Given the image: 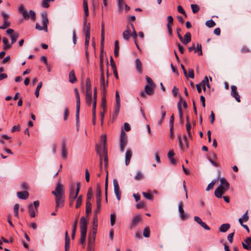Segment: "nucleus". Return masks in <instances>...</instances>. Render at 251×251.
Masks as SVG:
<instances>
[{
  "label": "nucleus",
  "mask_w": 251,
  "mask_h": 251,
  "mask_svg": "<svg viewBox=\"0 0 251 251\" xmlns=\"http://www.w3.org/2000/svg\"><path fill=\"white\" fill-rule=\"evenodd\" d=\"M51 193L55 197L56 210L58 208L62 207L64 204L65 189L60 180L57 182L54 191Z\"/></svg>",
  "instance_id": "obj_1"
},
{
  "label": "nucleus",
  "mask_w": 251,
  "mask_h": 251,
  "mask_svg": "<svg viewBox=\"0 0 251 251\" xmlns=\"http://www.w3.org/2000/svg\"><path fill=\"white\" fill-rule=\"evenodd\" d=\"M220 185L215 190V195L216 197L220 198L222 195L229 189V184L224 178L220 179Z\"/></svg>",
  "instance_id": "obj_2"
},
{
  "label": "nucleus",
  "mask_w": 251,
  "mask_h": 251,
  "mask_svg": "<svg viewBox=\"0 0 251 251\" xmlns=\"http://www.w3.org/2000/svg\"><path fill=\"white\" fill-rule=\"evenodd\" d=\"M100 142H101L100 147H99L98 145H97V146L96 147V150L97 152L99 153L100 155V170H101L102 169V161H101L102 156H101V153L100 151H101V149L102 148V146H103V150H104V149H106L105 145H106V136L105 134H102L101 135Z\"/></svg>",
  "instance_id": "obj_3"
},
{
  "label": "nucleus",
  "mask_w": 251,
  "mask_h": 251,
  "mask_svg": "<svg viewBox=\"0 0 251 251\" xmlns=\"http://www.w3.org/2000/svg\"><path fill=\"white\" fill-rule=\"evenodd\" d=\"M74 92L75 95L76 100V125L79 124V110L80 107V96L78 93V91L76 88L74 89Z\"/></svg>",
  "instance_id": "obj_4"
},
{
  "label": "nucleus",
  "mask_w": 251,
  "mask_h": 251,
  "mask_svg": "<svg viewBox=\"0 0 251 251\" xmlns=\"http://www.w3.org/2000/svg\"><path fill=\"white\" fill-rule=\"evenodd\" d=\"M42 17L43 25L41 26L39 24L36 23V28L39 30H44L45 31H47L48 30L47 25L49 22L48 19L47 18V15L44 13L42 14Z\"/></svg>",
  "instance_id": "obj_5"
},
{
  "label": "nucleus",
  "mask_w": 251,
  "mask_h": 251,
  "mask_svg": "<svg viewBox=\"0 0 251 251\" xmlns=\"http://www.w3.org/2000/svg\"><path fill=\"white\" fill-rule=\"evenodd\" d=\"M80 190V184L77 183L75 191L73 186H72L69 193V200L74 201L77 198Z\"/></svg>",
  "instance_id": "obj_6"
},
{
  "label": "nucleus",
  "mask_w": 251,
  "mask_h": 251,
  "mask_svg": "<svg viewBox=\"0 0 251 251\" xmlns=\"http://www.w3.org/2000/svg\"><path fill=\"white\" fill-rule=\"evenodd\" d=\"M127 142V139L126 134L124 130L122 129L120 136V151L121 152H123L124 151L125 148L126 146Z\"/></svg>",
  "instance_id": "obj_7"
},
{
  "label": "nucleus",
  "mask_w": 251,
  "mask_h": 251,
  "mask_svg": "<svg viewBox=\"0 0 251 251\" xmlns=\"http://www.w3.org/2000/svg\"><path fill=\"white\" fill-rule=\"evenodd\" d=\"M67 139L66 138H63L61 139V156L64 159H66L68 157V150L67 148Z\"/></svg>",
  "instance_id": "obj_8"
},
{
  "label": "nucleus",
  "mask_w": 251,
  "mask_h": 251,
  "mask_svg": "<svg viewBox=\"0 0 251 251\" xmlns=\"http://www.w3.org/2000/svg\"><path fill=\"white\" fill-rule=\"evenodd\" d=\"M101 75L100 78V87L102 89L103 93L106 92V89L108 86V80L106 82L104 80V73L102 66L100 67Z\"/></svg>",
  "instance_id": "obj_9"
},
{
  "label": "nucleus",
  "mask_w": 251,
  "mask_h": 251,
  "mask_svg": "<svg viewBox=\"0 0 251 251\" xmlns=\"http://www.w3.org/2000/svg\"><path fill=\"white\" fill-rule=\"evenodd\" d=\"M142 218L140 215H136L133 217L130 224V228H133L136 227L142 221Z\"/></svg>",
  "instance_id": "obj_10"
},
{
  "label": "nucleus",
  "mask_w": 251,
  "mask_h": 251,
  "mask_svg": "<svg viewBox=\"0 0 251 251\" xmlns=\"http://www.w3.org/2000/svg\"><path fill=\"white\" fill-rule=\"evenodd\" d=\"M113 185L114 193L116 195V198L118 201H120L121 200V192L118 181L116 179L113 180Z\"/></svg>",
  "instance_id": "obj_11"
},
{
  "label": "nucleus",
  "mask_w": 251,
  "mask_h": 251,
  "mask_svg": "<svg viewBox=\"0 0 251 251\" xmlns=\"http://www.w3.org/2000/svg\"><path fill=\"white\" fill-rule=\"evenodd\" d=\"M178 38L180 41L184 44H187L191 41V35L190 32H187L184 36L183 39L181 35H178Z\"/></svg>",
  "instance_id": "obj_12"
},
{
  "label": "nucleus",
  "mask_w": 251,
  "mask_h": 251,
  "mask_svg": "<svg viewBox=\"0 0 251 251\" xmlns=\"http://www.w3.org/2000/svg\"><path fill=\"white\" fill-rule=\"evenodd\" d=\"M131 30L130 25H127L126 29L123 33V37L125 40L128 41L131 37Z\"/></svg>",
  "instance_id": "obj_13"
},
{
  "label": "nucleus",
  "mask_w": 251,
  "mask_h": 251,
  "mask_svg": "<svg viewBox=\"0 0 251 251\" xmlns=\"http://www.w3.org/2000/svg\"><path fill=\"white\" fill-rule=\"evenodd\" d=\"M231 94L238 102H240V97L237 91V87L234 85L231 86Z\"/></svg>",
  "instance_id": "obj_14"
},
{
  "label": "nucleus",
  "mask_w": 251,
  "mask_h": 251,
  "mask_svg": "<svg viewBox=\"0 0 251 251\" xmlns=\"http://www.w3.org/2000/svg\"><path fill=\"white\" fill-rule=\"evenodd\" d=\"M244 249L247 250H251V236L247 238L244 240L242 243Z\"/></svg>",
  "instance_id": "obj_15"
},
{
  "label": "nucleus",
  "mask_w": 251,
  "mask_h": 251,
  "mask_svg": "<svg viewBox=\"0 0 251 251\" xmlns=\"http://www.w3.org/2000/svg\"><path fill=\"white\" fill-rule=\"evenodd\" d=\"M178 211L179 212L180 217L182 220H184L187 218V214L184 213L183 209V203L180 201L178 204Z\"/></svg>",
  "instance_id": "obj_16"
},
{
  "label": "nucleus",
  "mask_w": 251,
  "mask_h": 251,
  "mask_svg": "<svg viewBox=\"0 0 251 251\" xmlns=\"http://www.w3.org/2000/svg\"><path fill=\"white\" fill-rule=\"evenodd\" d=\"M194 220L204 229L208 230H210V227L204 222H202L199 217L195 216Z\"/></svg>",
  "instance_id": "obj_17"
},
{
  "label": "nucleus",
  "mask_w": 251,
  "mask_h": 251,
  "mask_svg": "<svg viewBox=\"0 0 251 251\" xmlns=\"http://www.w3.org/2000/svg\"><path fill=\"white\" fill-rule=\"evenodd\" d=\"M83 7L84 11V24H86V18L89 15L88 7L87 2L86 0H83Z\"/></svg>",
  "instance_id": "obj_18"
},
{
  "label": "nucleus",
  "mask_w": 251,
  "mask_h": 251,
  "mask_svg": "<svg viewBox=\"0 0 251 251\" xmlns=\"http://www.w3.org/2000/svg\"><path fill=\"white\" fill-rule=\"evenodd\" d=\"M132 156V151L129 149H127L126 151V154H125V164H126V166H127L129 164L130 159H131Z\"/></svg>",
  "instance_id": "obj_19"
},
{
  "label": "nucleus",
  "mask_w": 251,
  "mask_h": 251,
  "mask_svg": "<svg viewBox=\"0 0 251 251\" xmlns=\"http://www.w3.org/2000/svg\"><path fill=\"white\" fill-rule=\"evenodd\" d=\"M155 86L146 85L145 86V92L149 95H152L154 93Z\"/></svg>",
  "instance_id": "obj_20"
},
{
  "label": "nucleus",
  "mask_w": 251,
  "mask_h": 251,
  "mask_svg": "<svg viewBox=\"0 0 251 251\" xmlns=\"http://www.w3.org/2000/svg\"><path fill=\"white\" fill-rule=\"evenodd\" d=\"M80 229L87 230V221L84 217H81L80 220Z\"/></svg>",
  "instance_id": "obj_21"
},
{
  "label": "nucleus",
  "mask_w": 251,
  "mask_h": 251,
  "mask_svg": "<svg viewBox=\"0 0 251 251\" xmlns=\"http://www.w3.org/2000/svg\"><path fill=\"white\" fill-rule=\"evenodd\" d=\"M204 91L206 90V86L208 87H210V84L208 81L207 76H205L204 79L200 83Z\"/></svg>",
  "instance_id": "obj_22"
},
{
  "label": "nucleus",
  "mask_w": 251,
  "mask_h": 251,
  "mask_svg": "<svg viewBox=\"0 0 251 251\" xmlns=\"http://www.w3.org/2000/svg\"><path fill=\"white\" fill-rule=\"evenodd\" d=\"M120 109V102H116L115 107H114V110L113 114V119H116L117 117V116L119 113Z\"/></svg>",
  "instance_id": "obj_23"
},
{
  "label": "nucleus",
  "mask_w": 251,
  "mask_h": 251,
  "mask_svg": "<svg viewBox=\"0 0 251 251\" xmlns=\"http://www.w3.org/2000/svg\"><path fill=\"white\" fill-rule=\"evenodd\" d=\"M17 197L22 200H26L28 198L29 194L27 191H24L19 192L17 193Z\"/></svg>",
  "instance_id": "obj_24"
},
{
  "label": "nucleus",
  "mask_w": 251,
  "mask_h": 251,
  "mask_svg": "<svg viewBox=\"0 0 251 251\" xmlns=\"http://www.w3.org/2000/svg\"><path fill=\"white\" fill-rule=\"evenodd\" d=\"M65 251H68L70 249V239L68 235V232L66 231L65 233Z\"/></svg>",
  "instance_id": "obj_25"
},
{
  "label": "nucleus",
  "mask_w": 251,
  "mask_h": 251,
  "mask_svg": "<svg viewBox=\"0 0 251 251\" xmlns=\"http://www.w3.org/2000/svg\"><path fill=\"white\" fill-rule=\"evenodd\" d=\"M19 11L21 12L25 19L27 20L29 18V16L26 10L24 8L23 5H21L19 8Z\"/></svg>",
  "instance_id": "obj_26"
},
{
  "label": "nucleus",
  "mask_w": 251,
  "mask_h": 251,
  "mask_svg": "<svg viewBox=\"0 0 251 251\" xmlns=\"http://www.w3.org/2000/svg\"><path fill=\"white\" fill-rule=\"evenodd\" d=\"M135 66L137 71L140 73H142V64L139 58H136L135 60Z\"/></svg>",
  "instance_id": "obj_27"
},
{
  "label": "nucleus",
  "mask_w": 251,
  "mask_h": 251,
  "mask_svg": "<svg viewBox=\"0 0 251 251\" xmlns=\"http://www.w3.org/2000/svg\"><path fill=\"white\" fill-rule=\"evenodd\" d=\"M69 81L72 83H74L77 81V79L75 75V71L72 70L69 73Z\"/></svg>",
  "instance_id": "obj_28"
},
{
  "label": "nucleus",
  "mask_w": 251,
  "mask_h": 251,
  "mask_svg": "<svg viewBox=\"0 0 251 251\" xmlns=\"http://www.w3.org/2000/svg\"><path fill=\"white\" fill-rule=\"evenodd\" d=\"M97 226H98V216L96 214H94V218H93V232L94 234L96 233Z\"/></svg>",
  "instance_id": "obj_29"
},
{
  "label": "nucleus",
  "mask_w": 251,
  "mask_h": 251,
  "mask_svg": "<svg viewBox=\"0 0 251 251\" xmlns=\"http://www.w3.org/2000/svg\"><path fill=\"white\" fill-rule=\"evenodd\" d=\"M230 228L229 224H224L222 225L219 228V230L221 232H225Z\"/></svg>",
  "instance_id": "obj_30"
},
{
  "label": "nucleus",
  "mask_w": 251,
  "mask_h": 251,
  "mask_svg": "<svg viewBox=\"0 0 251 251\" xmlns=\"http://www.w3.org/2000/svg\"><path fill=\"white\" fill-rule=\"evenodd\" d=\"M36 210L34 209L33 206L30 204L28 206V212L31 217L33 218L36 216Z\"/></svg>",
  "instance_id": "obj_31"
},
{
  "label": "nucleus",
  "mask_w": 251,
  "mask_h": 251,
  "mask_svg": "<svg viewBox=\"0 0 251 251\" xmlns=\"http://www.w3.org/2000/svg\"><path fill=\"white\" fill-rule=\"evenodd\" d=\"M2 41L4 44V46H3L4 50H6L9 49L11 48L12 45H11V44H10L8 43V40L7 38L3 37L2 39Z\"/></svg>",
  "instance_id": "obj_32"
},
{
  "label": "nucleus",
  "mask_w": 251,
  "mask_h": 251,
  "mask_svg": "<svg viewBox=\"0 0 251 251\" xmlns=\"http://www.w3.org/2000/svg\"><path fill=\"white\" fill-rule=\"evenodd\" d=\"M86 93H92L91 81L89 78H87L86 80Z\"/></svg>",
  "instance_id": "obj_33"
},
{
  "label": "nucleus",
  "mask_w": 251,
  "mask_h": 251,
  "mask_svg": "<svg viewBox=\"0 0 251 251\" xmlns=\"http://www.w3.org/2000/svg\"><path fill=\"white\" fill-rule=\"evenodd\" d=\"M101 40H100V44L101 46L103 45L104 44V24L103 22L101 23Z\"/></svg>",
  "instance_id": "obj_34"
},
{
  "label": "nucleus",
  "mask_w": 251,
  "mask_h": 251,
  "mask_svg": "<svg viewBox=\"0 0 251 251\" xmlns=\"http://www.w3.org/2000/svg\"><path fill=\"white\" fill-rule=\"evenodd\" d=\"M77 224V220L76 219L73 224V229H72V239H75V234L76 230V226Z\"/></svg>",
  "instance_id": "obj_35"
},
{
  "label": "nucleus",
  "mask_w": 251,
  "mask_h": 251,
  "mask_svg": "<svg viewBox=\"0 0 251 251\" xmlns=\"http://www.w3.org/2000/svg\"><path fill=\"white\" fill-rule=\"evenodd\" d=\"M85 100L87 104L90 106L92 102V93H86Z\"/></svg>",
  "instance_id": "obj_36"
},
{
  "label": "nucleus",
  "mask_w": 251,
  "mask_h": 251,
  "mask_svg": "<svg viewBox=\"0 0 251 251\" xmlns=\"http://www.w3.org/2000/svg\"><path fill=\"white\" fill-rule=\"evenodd\" d=\"M186 130L188 133V134L189 135V137L190 138H192V134L190 131V129L191 128V125L190 122L188 121H187V122L186 124Z\"/></svg>",
  "instance_id": "obj_37"
},
{
  "label": "nucleus",
  "mask_w": 251,
  "mask_h": 251,
  "mask_svg": "<svg viewBox=\"0 0 251 251\" xmlns=\"http://www.w3.org/2000/svg\"><path fill=\"white\" fill-rule=\"evenodd\" d=\"M130 27H131V28L132 29L131 30V37H132L133 38V39H134V41L135 40H136V38H137V33L135 31V28H134V26L133 25V24H130Z\"/></svg>",
  "instance_id": "obj_38"
},
{
  "label": "nucleus",
  "mask_w": 251,
  "mask_h": 251,
  "mask_svg": "<svg viewBox=\"0 0 251 251\" xmlns=\"http://www.w3.org/2000/svg\"><path fill=\"white\" fill-rule=\"evenodd\" d=\"M101 206V200H97V207L95 210L94 214L97 215L98 213L100 212Z\"/></svg>",
  "instance_id": "obj_39"
},
{
  "label": "nucleus",
  "mask_w": 251,
  "mask_h": 251,
  "mask_svg": "<svg viewBox=\"0 0 251 251\" xmlns=\"http://www.w3.org/2000/svg\"><path fill=\"white\" fill-rule=\"evenodd\" d=\"M10 22L8 20H3V23L1 26H0V29H6L10 26Z\"/></svg>",
  "instance_id": "obj_40"
},
{
  "label": "nucleus",
  "mask_w": 251,
  "mask_h": 251,
  "mask_svg": "<svg viewBox=\"0 0 251 251\" xmlns=\"http://www.w3.org/2000/svg\"><path fill=\"white\" fill-rule=\"evenodd\" d=\"M181 101H182V98H180V100L177 103V108L178 110L179 115V117L180 119H182V109H181Z\"/></svg>",
  "instance_id": "obj_41"
},
{
  "label": "nucleus",
  "mask_w": 251,
  "mask_h": 251,
  "mask_svg": "<svg viewBox=\"0 0 251 251\" xmlns=\"http://www.w3.org/2000/svg\"><path fill=\"white\" fill-rule=\"evenodd\" d=\"M91 201H86V213L88 215L91 212Z\"/></svg>",
  "instance_id": "obj_42"
},
{
  "label": "nucleus",
  "mask_w": 251,
  "mask_h": 251,
  "mask_svg": "<svg viewBox=\"0 0 251 251\" xmlns=\"http://www.w3.org/2000/svg\"><path fill=\"white\" fill-rule=\"evenodd\" d=\"M142 194L146 199L149 200H153V196L150 193L143 192Z\"/></svg>",
  "instance_id": "obj_43"
},
{
  "label": "nucleus",
  "mask_w": 251,
  "mask_h": 251,
  "mask_svg": "<svg viewBox=\"0 0 251 251\" xmlns=\"http://www.w3.org/2000/svg\"><path fill=\"white\" fill-rule=\"evenodd\" d=\"M144 178L143 174L140 171H138L134 177V179L136 180H140Z\"/></svg>",
  "instance_id": "obj_44"
},
{
  "label": "nucleus",
  "mask_w": 251,
  "mask_h": 251,
  "mask_svg": "<svg viewBox=\"0 0 251 251\" xmlns=\"http://www.w3.org/2000/svg\"><path fill=\"white\" fill-rule=\"evenodd\" d=\"M82 195H80L77 198V199H76V205H75V207L76 208H78L80 206V205L82 204Z\"/></svg>",
  "instance_id": "obj_45"
},
{
  "label": "nucleus",
  "mask_w": 251,
  "mask_h": 251,
  "mask_svg": "<svg viewBox=\"0 0 251 251\" xmlns=\"http://www.w3.org/2000/svg\"><path fill=\"white\" fill-rule=\"evenodd\" d=\"M18 37L19 34L18 33H14L13 35H11L10 36L11 40V45L14 44L16 41Z\"/></svg>",
  "instance_id": "obj_46"
},
{
  "label": "nucleus",
  "mask_w": 251,
  "mask_h": 251,
  "mask_svg": "<svg viewBox=\"0 0 251 251\" xmlns=\"http://www.w3.org/2000/svg\"><path fill=\"white\" fill-rule=\"evenodd\" d=\"M215 25V23L212 20H208L205 23V25L209 27H214Z\"/></svg>",
  "instance_id": "obj_47"
},
{
  "label": "nucleus",
  "mask_w": 251,
  "mask_h": 251,
  "mask_svg": "<svg viewBox=\"0 0 251 251\" xmlns=\"http://www.w3.org/2000/svg\"><path fill=\"white\" fill-rule=\"evenodd\" d=\"M150 234V230L149 227H146L143 231V236L145 237H149Z\"/></svg>",
  "instance_id": "obj_48"
},
{
  "label": "nucleus",
  "mask_w": 251,
  "mask_h": 251,
  "mask_svg": "<svg viewBox=\"0 0 251 251\" xmlns=\"http://www.w3.org/2000/svg\"><path fill=\"white\" fill-rule=\"evenodd\" d=\"M92 190L91 188H89L87 194L86 201H90V200L92 197Z\"/></svg>",
  "instance_id": "obj_49"
},
{
  "label": "nucleus",
  "mask_w": 251,
  "mask_h": 251,
  "mask_svg": "<svg viewBox=\"0 0 251 251\" xmlns=\"http://www.w3.org/2000/svg\"><path fill=\"white\" fill-rule=\"evenodd\" d=\"M191 7L192 11L194 13H197L200 9L199 7L198 6V5L197 4H192L191 5Z\"/></svg>",
  "instance_id": "obj_50"
},
{
  "label": "nucleus",
  "mask_w": 251,
  "mask_h": 251,
  "mask_svg": "<svg viewBox=\"0 0 251 251\" xmlns=\"http://www.w3.org/2000/svg\"><path fill=\"white\" fill-rule=\"evenodd\" d=\"M103 151H104V165H105V167H106V166L108 165V157H107V150H106V149H104V150H103Z\"/></svg>",
  "instance_id": "obj_51"
},
{
  "label": "nucleus",
  "mask_w": 251,
  "mask_h": 251,
  "mask_svg": "<svg viewBox=\"0 0 251 251\" xmlns=\"http://www.w3.org/2000/svg\"><path fill=\"white\" fill-rule=\"evenodd\" d=\"M116 221V215L114 214H111L110 215V224L112 226H114Z\"/></svg>",
  "instance_id": "obj_52"
},
{
  "label": "nucleus",
  "mask_w": 251,
  "mask_h": 251,
  "mask_svg": "<svg viewBox=\"0 0 251 251\" xmlns=\"http://www.w3.org/2000/svg\"><path fill=\"white\" fill-rule=\"evenodd\" d=\"M146 79L147 80V82L148 83L147 85H152V86H155V84L154 83L152 80L148 76H146Z\"/></svg>",
  "instance_id": "obj_53"
},
{
  "label": "nucleus",
  "mask_w": 251,
  "mask_h": 251,
  "mask_svg": "<svg viewBox=\"0 0 251 251\" xmlns=\"http://www.w3.org/2000/svg\"><path fill=\"white\" fill-rule=\"evenodd\" d=\"M146 203L144 201H141L139 203H137L136 205V207L137 209H141L144 208L145 207Z\"/></svg>",
  "instance_id": "obj_54"
},
{
  "label": "nucleus",
  "mask_w": 251,
  "mask_h": 251,
  "mask_svg": "<svg viewBox=\"0 0 251 251\" xmlns=\"http://www.w3.org/2000/svg\"><path fill=\"white\" fill-rule=\"evenodd\" d=\"M215 184V180H212L211 181V182L208 185L206 189V190L208 191L210 190V189H212L213 188V187H214V186Z\"/></svg>",
  "instance_id": "obj_55"
},
{
  "label": "nucleus",
  "mask_w": 251,
  "mask_h": 251,
  "mask_svg": "<svg viewBox=\"0 0 251 251\" xmlns=\"http://www.w3.org/2000/svg\"><path fill=\"white\" fill-rule=\"evenodd\" d=\"M125 4L124 0H118V8L120 11H121L122 7Z\"/></svg>",
  "instance_id": "obj_56"
},
{
  "label": "nucleus",
  "mask_w": 251,
  "mask_h": 251,
  "mask_svg": "<svg viewBox=\"0 0 251 251\" xmlns=\"http://www.w3.org/2000/svg\"><path fill=\"white\" fill-rule=\"evenodd\" d=\"M84 32H85V34H90V23H89L84 27Z\"/></svg>",
  "instance_id": "obj_57"
},
{
  "label": "nucleus",
  "mask_w": 251,
  "mask_h": 251,
  "mask_svg": "<svg viewBox=\"0 0 251 251\" xmlns=\"http://www.w3.org/2000/svg\"><path fill=\"white\" fill-rule=\"evenodd\" d=\"M69 111L67 107H65L64 109V120L65 121L67 120L68 117L69 116Z\"/></svg>",
  "instance_id": "obj_58"
},
{
  "label": "nucleus",
  "mask_w": 251,
  "mask_h": 251,
  "mask_svg": "<svg viewBox=\"0 0 251 251\" xmlns=\"http://www.w3.org/2000/svg\"><path fill=\"white\" fill-rule=\"evenodd\" d=\"M101 197V191L99 187L98 186L97 190V193H96V199L97 200H101L100 199Z\"/></svg>",
  "instance_id": "obj_59"
},
{
  "label": "nucleus",
  "mask_w": 251,
  "mask_h": 251,
  "mask_svg": "<svg viewBox=\"0 0 251 251\" xmlns=\"http://www.w3.org/2000/svg\"><path fill=\"white\" fill-rule=\"evenodd\" d=\"M95 240V234L93 233L92 236H89V244H93Z\"/></svg>",
  "instance_id": "obj_60"
},
{
  "label": "nucleus",
  "mask_w": 251,
  "mask_h": 251,
  "mask_svg": "<svg viewBox=\"0 0 251 251\" xmlns=\"http://www.w3.org/2000/svg\"><path fill=\"white\" fill-rule=\"evenodd\" d=\"M96 104H97V100H93L92 115L96 114Z\"/></svg>",
  "instance_id": "obj_61"
},
{
  "label": "nucleus",
  "mask_w": 251,
  "mask_h": 251,
  "mask_svg": "<svg viewBox=\"0 0 251 251\" xmlns=\"http://www.w3.org/2000/svg\"><path fill=\"white\" fill-rule=\"evenodd\" d=\"M50 1L48 0H43L42 1V5L43 7L48 8L49 6Z\"/></svg>",
  "instance_id": "obj_62"
},
{
  "label": "nucleus",
  "mask_w": 251,
  "mask_h": 251,
  "mask_svg": "<svg viewBox=\"0 0 251 251\" xmlns=\"http://www.w3.org/2000/svg\"><path fill=\"white\" fill-rule=\"evenodd\" d=\"M178 11L184 15H186V13L183 8L180 5H178L177 7Z\"/></svg>",
  "instance_id": "obj_63"
},
{
  "label": "nucleus",
  "mask_w": 251,
  "mask_h": 251,
  "mask_svg": "<svg viewBox=\"0 0 251 251\" xmlns=\"http://www.w3.org/2000/svg\"><path fill=\"white\" fill-rule=\"evenodd\" d=\"M29 17H30L31 19L32 20H35V13L32 11L30 10L29 11V15H28Z\"/></svg>",
  "instance_id": "obj_64"
}]
</instances>
